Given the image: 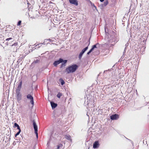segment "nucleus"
I'll return each mask as SVG.
<instances>
[{"label": "nucleus", "instance_id": "obj_22", "mask_svg": "<svg viewBox=\"0 0 149 149\" xmlns=\"http://www.w3.org/2000/svg\"><path fill=\"white\" fill-rule=\"evenodd\" d=\"M39 61V60H36V61H35L34 62H35V63H38V61Z\"/></svg>", "mask_w": 149, "mask_h": 149}, {"label": "nucleus", "instance_id": "obj_20", "mask_svg": "<svg viewBox=\"0 0 149 149\" xmlns=\"http://www.w3.org/2000/svg\"><path fill=\"white\" fill-rule=\"evenodd\" d=\"M35 119L33 120L32 121H35L36 120H37L38 118L37 117V116H35Z\"/></svg>", "mask_w": 149, "mask_h": 149}, {"label": "nucleus", "instance_id": "obj_19", "mask_svg": "<svg viewBox=\"0 0 149 149\" xmlns=\"http://www.w3.org/2000/svg\"><path fill=\"white\" fill-rule=\"evenodd\" d=\"M21 21H19V22H18L17 25V26H19L21 25Z\"/></svg>", "mask_w": 149, "mask_h": 149}, {"label": "nucleus", "instance_id": "obj_10", "mask_svg": "<svg viewBox=\"0 0 149 149\" xmlns=\"http://www.w3.org/2000/svg\"><path fill=\"white\" fill-rule=\"evenodd\" d=\"M22 85V81H20L19 83L18 84V86L17 87V89L19 91Z\"/></svg>", "mask_w": 149, "mask_h": 149}, {"label": "nucleus", "instance_id": "obj_14", "mask_svg": "<svg viewBox=\"0 0 149 149\" xmlns=\"http://www.w3.org/2000/svg\"><path fill=\"white\" fill-rule=\"evenodd\" d=\"M62 94L61 93H59L57 95V97L58 98H60L62 96Z\"/></svg>", "mask_w": 149, "mask_h": 149}, {"label": "nucleus", "instance_id": "obj_5", "mask_svg": "<svg viewBox=\"0 0 149 149\" xmlns=\"http://www.w3.org/2000/svg\"><path fill=\"white\" fill-rule=\"evenodd\" d=\"M33 125L34 129L35 131V133L36 135L37 138H38V127L35 122H33Z\"/></svg>", "mask_w": 149, "mask_h": 149}, {"label": "nucleus", "instance_id": "obj_1", "mask_svg": "<svg viewBox=\"0 0 149 149\" xmlns=\"http://www.w3.org/2000/svg\"><path fill=\"white\" fill-rule=\"evenodd\" d=\"M77 68V66L76 65H73L70 66L66 69L68 73H73L75 71Z\"/></svg>", "mask_w": 149, "mask_h": 149}, {"label": "nucleus", "instance_id": "obj_11", "mask_svg": "<svg viewBox=\"0 0 149 149\" xmlns=\"http://www.w3.org/2000/svg\"><path fill=\"white\" fill-rule=\"evenodd\" d=\"M17 97L18 100H20L21 99V95L20 94L19 92L17 93Z\"/></svg>", "mask_w": 149, "mask_h": 149}, {"label": "nucleus", "instance_id": "obj_7", "mask_svg": "<svg viewBox=\"0 0 149 149\" xmlns=\"http://www.w3.org/2000/svg\"><path fill=\"white\" fill-rule=\"evenodd\" d=\"M99 145L98 141H96L94 143L93 145V147L94 148H97L98 147Z\"/></svg>", "mask_w": 149, "mask_h": 149}, {"label": "nucleus", "instance_id": "obj_21", "mask_svg": "<svg viewBox=\"0 0 149 149\" xmlns=\"http://www.w3.org/2000/svg\"><path fill=\"white\" fill-rule=\"evenodd\" d=\"M12 38H8L7 39H6V41H8L11 39H12Z\"/></svg>", "mask_w": 149, "mask_h": 149}, {"label": "nucleus", "instance_id": "obj_3", "mask_svg": "<svg viewBox=\"0 0 149 149\" xmlns=\"http://www.w3.org/2000/svg\"><path fill=\"white\" fill-rule=\"evenodd\" d=\"M99 47V44L98 43H97L96 44L93 45L92 48L87 53V54L89 55L91 52L94 51L95 50L98 48Z\"/></svg>", "mask_w": 149, "mask_h": 149}, {"label": "nucleus", "instance_id": "obj_2", "mask_svg": "<svg viewBox=\"0 0 149 149\" xmlns=\"http://www.w3.org/2000/svg\"><path fill=\"white\" fill-rule=\"evenodd\" d=\"M67 62V60H64L62 58H60L58 60L54 61L53 65L54 66H56L62 63L61 67H63L65 66V64Z\"/></svg>", "mask_w": 149, "mask_h": 149}, {"label": "nucleus", "instance_id": "obj_23", "mask_svg": "<svg viewBox=\"0 0 149 149\" xmlns=\"http://www.w3.org/2000/svg\"><path fill=\"white\" fill-rule=\"evenodd\" d=\"M60 147V146L59 145H58L57 146V149H59Z\"/></svg>", "mask_w": 149, "mask_h": 149}, {"label": "nucleus", "instance_id": "obj_26", "mask_svg": "<svg viewBox=\"0 0 149 149\" xmlns=\"http://www.w3.org/2000/svg\"><path fill=\"white\" fill-rule=\"evenodd\" d=\"M105 32H106V29H105Z\"/></svg>", "mask_w": 149, "mask_h": 149}, {"label": "nucleus", "instance_id": "obj_15", "mask_svg": "<svg viewBox=\"0 0 149 149\" xmlns=\"http://www.w3.org/2000/svg\"><path fill=\"white\" fill-rule=\"evenodd\" d=\"M83 54L81 52L79 55V58L80 59H81Z\"/></svg>", "mask_w": 149, "mask_h": 149}, {"label": "nucleus", "instance_id": "obj_18", "mask_svg": "<svg viewBox=\"0 0 149 149\" xmlns=\"http://www.w3.org/2000/svg\"><path fill=\"white\" fill-rule=\"evenodd\" d=\"M108 3V1H105L104 2V3L103 5L104 6H106L107 4Z\"/></svg>", "mask_w": 149, "mask_h": 149}, {"label": "nucleus", "instance_id": "obj_17", "mask_svg": "<svg viewBox=\"0 0 149 149\" xmlns=\"http://www.w3.org/2000/svg\"><path fill=\"white\" fill-rule=\"evenodd\" d=\"M61 84L62 85H63L65 83L64 81L62 79H61Z\"/></svg>", "mask_w": 149, "mask_h": 149}, {"label": "nucleus", "instance_id": "obj_9", "mask_svg": "<svg viewBox=\"0 0 149 149\" xmlns=\"http://www.w3.org/2000/svg\"><path fill=\"white\" fill-rule=\"evenodd\" d=\"M70 2L76 6L78 5L77 2L76 0H69Z\"/></svg>", "mask_w": 149, "mask_h": 149}, {"label": "nucleus", "instance_id": "obj_13", "mask_svg": "<svg viewBox=\"0 0 149 149\" xmlns=\"http://www.w3.org/2000/svg\"><path fill=\"white\" fill-rule=\"evenodd\" d=\"M14 126L17 127V129L18 130H21L19 127V126L16 123H15L14 124Z\"/></svg>", "mask_w": 149, "mask_h": 149}, {"label": "nucleus", "instance_id": "obj_4", "mask_svg": "<svg viewBox=\"0 0 149 149\" xmlns=\"http://www.w3.org/2000/svg\"><path fill=\"white\" fill-rule=\"evenodd\" d=\"M26 97L28 99L30 100V102L32 105V107H33L34 102L33 96L30 94H29L27 95Z\"/></svg>", "mask_w": 149, "mask_h": 149}, {"label": "nucleus", "instance_id": "obj_16", "mask_svg": "<svg viewBox=\"0 0 149 149\" xmlns=\"http://www.w3.org/2000/svg\"><path fill=\"white\" fill-rule=\"evenodd\" d=\"M19 131L15 134V137H16L17 136L19 135L20 133V132H21V130H19Z\"/></svg>", "mask_w": 149, "mask_h": 149}, {"label": "nucleus", "instance_id": "obj_8", "mask_svg": "<svg viewBox=\"0 0 149 149\" xmlns=\"http://www.w3.org/2000/svg\"><path fill=\"white\" fill-rule=\"evenodd\" d=\"M50 104L52 109H54L56 108L57 105L55 103L52 102H51Z\"/></svg>", "mask_w": 149, "mask_h": 149}, {"label": "nucleus", "instance_id": "obj_24", "mask_svg": "<svg viewBox=\"0 0 149 149\" xmlns=\"http://www.w3.org/2000/svg\"><path fill=\"white\" fill-rule=\"evenodd\" d=\"M100 1L101 2H102L103 1H104V0H100Z\"/></svg>", "mask_w": 149, "mask_h": 149}, {"label": "nucleus", "instance_id": "obj_25", "mask_svg": "<svg viewBox=\"0 0 149 149\" xmlns=\"http://www.w3.org/2000/svg\"><path fill=\"white\" fill-rule=\"evenodd\" d=\"M125 52L124 51V52L123 53V55L122 56H123V55H124V54H125Z\"/></svg>", "mask_w": 149, "mask_h": 149}, {"label": "nucleus", "instance_id": "obj_6", "mask_svg": "<svg viewBox=\"0 0 149 149\" xmlns=\"http://www.w3.org/2000/svg\"><path fill=\"white\" fill-rule=\"evenodd\" d=\"M111 119V120H117L119 118V116L117 114H115L110 116Z\"/></svg>", "mask_w": 149, "mask_h": 149}, {"label": "nucleus", "instance_id": "obj_12", "mask_svg": "<svg viewBox=\"0 0 149 149\" xmlns=\"http://www.w3.org/2000/svg\"><path fill=\"white\" fill-rule=\"evenodd\" d=\"M88 46L86 47L85 48L83 49L81 52L84 54L85 52L88 49Z\"/></svg>", "mask_w": 149, "mask_h": 149}]
</instances>
